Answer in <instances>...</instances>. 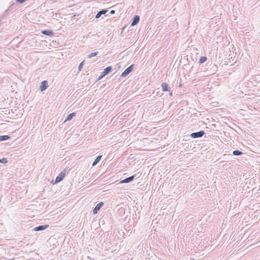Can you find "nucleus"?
I'll return each instance as SVG.
<instances>
[{
    "instance_id": "nucleus-1",
    "label": "nucleus",
    "mask_w": 260,
    "mask_h": 260,
    "mask_svg": "<svg viewBox=\"0 0 260 260\" xmlns=\"http://www.w3.org/2000/svg\"><path fill=\"white\" fill-rule=\"evenodd\" d=\"M205 134L204 131H200L198 132L192 133L190 135V136L193 139L199 138L202 137Z\"/></svg>"
},
{
    "instance_id": "nucleus-2",
    "label": "nucleus",
    "mask_w": 260,
    "mask_h": 260,
    "mask_svg": "<svg viewBox=\"0 0 260 260\" xmlns=\"http://www.w3.org/2000/svg\"><path fill=\"white\" fill-rule=\"evenodd\" d=\"M134 66V64H133L129 66L128 68H127L121 74V77H125L127 75H128L131 72H132L133 70Z\"/></svg>"
},
{
    "instance_id": "nucleus-3",
    "label": "nucleus",
    "mask_w": 260,
    "mask_h": 260,
    "mask_svg": "<svg viewBox=\"0 0 260 260\" xmlns=\"http://www.w3.org/2000/svg\"><path fill=\"white\" fill-rule=\"evenodd\" d=\"M104 205V203L101 202L97 204V205L95 206V207L93 209V214H96L100 210V209L103 207Z\"/></svg>"
},
{
    "instance_id": "nucleus-4",
    "label": "nucleus",
    "mask_w": 260,
    "mask_h": 260,
    "mask_svg": "<svg viewBox=\"0 0 260 260\" xmlns=\"http://www.w3.org/2000/svg\"><path fill=\"white\" fill-rule=\"evenodd\" d=\"M66 172L64 170L62 171L58 176L55 178V182L58 183L60 182L65 176Z\"/></svg>"
},
{
    "instance_id": "nucleus-5",
    "label": "nucleus",
    "mask_w": 260,
    "mask_h": 260,
    "mask_svg": "<svg viewBox=\"0 0 260 260\" xmlns=\"http://www.w3.org/2000/svg\"><path fill=\"white\" fill-rule=\"evenodd\" d=\"M48 227V224L41 225L35 228L33 230L35 231H41L46 230Z\"/></svg>"
},
{
    "instance_id": "nucleus-6",
    "label": "nucleus",
    "mask_w": 260,
    "mask_h": 260,
    "mask_svg": "<svg viewBox=\"0 0 260 260\" xmlns=\"http://www.w3.org/2000/svg\"><path fill=\"white\" fill-rule=\"evenodd\" d=\"M136 176V175H134L132 176H130L125 179H124L123 180H122L120 181V183H129V182L132 181L134 179V178Z\"/></svg>"
},
{
    "instance_id": "nucleus-7",
    "label": "nucleus",
    "mask_w": 260,
    "mask_h": 260,
    "mask_svg": "<svg viewBox=\"0 0 260 260\" xmlns=\"http://www.w3.org/2000/svg\"><path fill=\"white\" fill-rule=\"evenodd\" d=\"M140 20V17L138 15H135L131 21V26H135L137 24Z\"/></svg>"
},
{
    "instance_id": "nucleus-8",
    "label": "nucleus",
    "mask_w": 260,
    "mask_h": 260,
    "mask_svg": "<svg viewBox=\"0 0 260 260\" xmlns=\"http://www.w3.org/2000/svg\"><path fill=\"white\" fill-rule=\"evenodd\" d=\"M41 32L44 35L49 37H52L54 35V32L50 29L43 30Z\"/></svg>"
},
{
    "instance_id": "nucleus-9",
    "label": "nucleus",
    "mask_w": 260,
    "mask_h": 260,
    "mask_svg": "<svg viewBox=\"0 0 260 260\" xmlns=\"http://www.w3.org/2000/svg\"><path fill=\"white\" fill-rule=\"evenodd\" d=\"M48 86V81L46 80H44L41 82V84L40 86V90L41 91H44L47 88Z\"/></svg>"
},
{
    "instance_id": "nucleus-10",
    "label": "nucleus",
    "mask_w": 260,
    "mask_h": 260,
    "mask_svg": "<svg viewBox=\"0 0 260 260\" xmlns=\"http://www.w3.org/2000/svg\"><path fill=\"white\" fill-rule=\"evenodd\" d=\"M161 86L162 88V90L163 91H169L170 87L167 83H166V82L162 83L161 84Z\"/></svg>"
},
{
    "instance_id": "nucleus-11",
    "label": "nucleus",
    "mask_w": 260,
    "mask_h": 260,
    "mask_svg": "<svg viewBox=\"0 0 260 260\" xmlns=\"http://www.w3.org/2000/svg\"><path fill=\"white\" fill-rule=\"evenodd\" d=\"M108 12L106 9H102L100 11L95 15V18H99L102 15L105 14Z\"/></svg>"
},
{
    "instance_id": "nucleus-12",
    "label": "nucleus",
    "mask_w": 260,
    "mask_h": 260,
    "mask_svg": "<svg viewBox=\"0 0 260 260\" xmlns=\"http://www.w3.org/2000/svg\"><path fill=\"white\" fill-rule=\"evenodd\" d=\"M76 114V113H75V112H73V113H72L69 114L67 116V117L66 119H65V120H64V122H67V121H70V120H71V119H72V118H73L74 116H75Z\"/></svg>"
},
{
    "instance_id": "nucleus-13",
    "label": "nucleus",
    "mask_w": 260,
    "mask_h": 260,
    "mask_svg": "<svg viewBox=\"0 0 260 260\" xmlns=\"http://www.w3.org/2000/svg\"><path fill=\"white\" fill-rule=\"evenodd\" d=\"M112 71V67L109 66L106 67L102 72L104 74V75H107L111 71Z\"/></svg>"
},
{
    "instance_id": "nucleus-14",
    "label": "nucleus",
    "mask_w": 260,
    "mask_h": 260,
    "mask_svg": "<svg viewBox=\"0 0 260 260\" xmlns=\"http://www.w3.org/2000/svg\"><path fill=\"white\" fill-rule=\"evenodd\" d=\"M102 155H99L94 160V161L92 163V166H95V165H96L98 164V163L100 161V160L101 159V158H102Z\"/></svg>"
},
{
    "instance_id": "nucleus-15",
    "label": "nucleus",
    "mask_w": 260,
    "mask_h": 260,
    "mask_svg": "<svg viewBox=\"0 0 260 260\" xmlns=\"http://www.w3.org/2000/svg\"><path fill=\"white\" fill-rule=\"evenodd\" d=\"M10 138V137L8 135L0 136V142L6 141Z\"/></svg>"
},
{
    "instance_id": "nucleus-16",
    "label": "nucleus",
    "mask_w": 260,
    "mask_h": 260,
    "mask_svg": "<svg viewBox=\"0 0 260 260\" xmlns=\"http://www.w3.org/2000/svg\"><path fill=\"white\" fill-rule=\"evenodd\" d=\"M207 60V58L206 56H201L199 59V64H202L205 62Z\"/></svg>"
},
{
    "instance_id": "nucleus-17",
    "label": "nucleus",
    "mask_w": 260,
    "mask_h": 260,
    "mask_svg": "<svg viewBox=\"0 0 260 260\" xmlns=\"http://www.w3.org/2000/svg\"><path fill=\"white\" fill-rule=\"evenodd\" d=\"M233 154L235 156H239V155H241L242 154H243V152L238 150H234L233 151Z\"/></svg>"
},
{
    "instance_id": "nucleus-18",
    "label": "nucleus",
    "mask_w": 260,
    "mask_h": 260,
    "mask_svg": "<svg viewBox=\"0 0 260 260\" xmlns=\"http://www.w3.org/2000/svg\"><path fill=\"white\" fill-rule=\"evenodd\" d=\"M99 52H93V53H90V54H89L88 55V57L89 58H92V57H94V56H96L98 54Z\"/></svg>"
},
{
    "instance_id": "nucleus-19",
    "label": "nucleus",
    "mask_w": 260,
    "mask_h": 260,
    "mask_svg": "<svg viewBox=\"0 0 260 260\" xmlns=\"http://www.w3.org/2000/svg\"><path fill=\"white\" fill-rule=\"evenodd\" d=\"M0 162L4 164H6L8 162V159L7 158L0 159Z\"/></svg>"
},
{
    "instance_id": "nucleus-20",
    "label": "nucleus",
    "mask_w": 260,
    "mask_h": 260,
    "mask_svg": "<svg viewBox=\"0 0 260 260\" xmlns=\"http://www.w3.org/2000/svg\"><path fill=\"white\" fill-rule=\"evenodd\" d=\"M84 61H82V62L80 63V64H79V67H78V70H79L80 71H81V69L83 68V65H84Z\"/></svg>"
},
{
    "instance_id": "nucleus-21",
    "label": "nucleus",
    "mask_w": 260,
    "mask_h": 260,
    "mask_svg": "<svg viewBox=\"0 0 260 260\" xmlns=\"http://www.w3.org/2000/svg\"><path fill=\"white\" fill-rule=\"evenodd\" d=\"M105 76V75H104L103 73H102V74L99 77L98 80H100L102 79Z\"/></svg>"
},
{
    "instance_id": "nucleus-22",
    "label": "nucleus",
    "mask_w": 260,
    "mask_h": 260,
    "mask_svg": "<svg viewBox=\"0 0 260 260\" xmlns=\"http://www.w3.org/2000/svg\"><path fill=\"white\" fill-rule=\"evenodd\" d=\"M115 11L114 10H112L110 11V14H115Z\"/></svg>"
},
{
    "instance_id": "nucleus-23",
    "label": "nucleus",
    "mask_w": 260,
    "mask_h": 260,
    "mask_svg": "<svg viewBox=\"0 0 260 260\" xmlns=\"http://www.w3.org/2000/svg\"><path fill=\"white\" fill-rule=\"evenodd\" d=\"M16 1L21 4V0H16Z\"/></svg>"
}]
</instances>
